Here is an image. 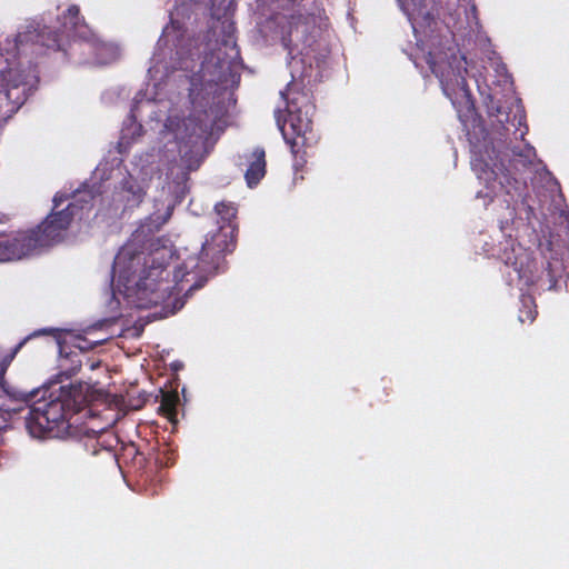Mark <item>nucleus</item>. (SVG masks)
Instances as JSON below:
<instances>
[{"mask_svg":"<svg viewBox=\"0 0 569 569\" xmlns=\"http://www.w3.org/2000/svg\"><path fill=\"white\" fill-rule=\"evenodd\" d=\"M68 198L67 194L57 193L53 197V211L36 228L18 231L12 239L0 233V262L22 259L60 242L73 219L88 217L97 194L92 190H78L64 209L56 211Z\"/></svg>","mask_w":569,"mask_h":569,"instance_id":"f257e3e1","label":"nucleus"},{"mask_svg":"<svg viewBox=\"0 0 569 569\" xmlns=\"http://www.w3.org/2000/svg\"><path fill=\"white\" fill-rule=\"evenodd\" d=\"M53 329H41L31 335H49ZM30 339V336L20 341L13 349L12 353L3 360L0 368V390L11 399L23 401L26 403L33 402L26 417V427L33 437H59L67 432L70 428L69 419L77 412L76 405L70 398H54L51 400L34 401L38 390H20L8 385L4 380L7 366L13 359L16 353Z\"/></svg>","mask_w":569,"mask_h":569,"instance_id":"f03ea898","label":"nucleus"},{"mask_svg":"<svg viewBox=\"0 0 569 569\" xmlns=\"http://www.w3.org/2000/svg\"><path fill=\"white\" fill-rule=\"evenodd\" d=\"M83 22L80 16V9L77 4H71L62 16L61 32L49 27L42 29H30L19 32L16 36V49L18 52H26L30 47L34 54L41 53V48L52 51H66V41L77 36L78 27Z\"/></svg>","mask_w":569,"mask_h":569,"instance_id":"7ed1b4c3","label":"nucleus"},{"mask_svg":"<svg viewBox=\"0 0 569 569\" xmlns=\"http://www.w3.org/2000/svg\"><path fill=\"white\" fill-rule=\"evenodd\" d=\"M38 79L18 67L0 69V124L10 119L36 89Z\"/></svg>","mask_w":569,"mask_h":569,"instance_id":"20e7f679","label":"nucleus"},{"mask_svg":"<svg viewBox=\"0 0 569 569\" xmlns=\"http://www.w3.org/2000/svg\"><path fill=\"white\" fill-rule=\"evenodd\" d=\"M495 148L485 147V150L475 149L471 157V168L477 177L482 180L490 190L491 197L500 193L513 199L520 196L521 182L512 177L502 163L498 164L497 157H492Z\"/></svg>","mask_w":569,"mask_h":569,"instance_id":"39448f33","label":"nucleus"},{"mask_svg":"<svg viewBox=\"0 0 569 569\" xmlns=\"http://www.w3.org/2000/svg\"><path fill=\"white\" fill-rule=\"evenodd\" d=\"M157 260L158 258L152 256L144 262L148 267L137 282L138 290L142 295H149L148 302L156 306L167 302L171 296L180 292L182 288H179V283L189 274L184 269L178 268L173 274L176 283L171 286L168 280L170 272L167 264L164 261Z\"/></svg>","mask_w":569,"mask_h":569,"instance_id":"423d86ee","label":"nucleus"},{"mask_svg":"<svg viewBox=\"0 0 569 569\" xmlns=\"http://www.w3.org/2000/svg\"><path fill=\"white\" fill-rule=\"evenodd\" d=\"M500 260L507 266L511 267L515 271L517 279L526 286H531L538 282H543L546 276V284L548 290L557 288L558 278L552 269L550 261H547L542 274L536 277L533 273L535 260L531 259L530 253L520 244H516L512 240H507L503 249L499 254Z\"/></svg>","mask_w":569,"mask_h":569,"instance_id":"0eeeda50","label":"nucleus"},{"mask_svg":"<svg viewBox=\"0 0 569 569\" xmlns=\"http://www.w3.org/2000/svg\"><path fill=\"white\" fill-rule=\"evenodd\" d=\"M164 127L174 134L179 143L198 146L211 131L209 114L206 110L197 111L187 118L168 117Z\"/></svg>","mask_w":569,"mask_h":569,"instance_id":"6e6552de","label":"nucleus"},{"mask_svg":"<svg viewBox=\"0 0 569 569\" xmlns=\"http://www.w3.org/2000/svg\"><path fill=\"white\" fill-rule=\"evenodd\" d=\"M426 62L431 72L439 79L443 92L449 97L451 91L466 86L467 69L453 56L451 60L438 59L433 52H428Z\"/></svg>","mask_w":569,"mask_h":569,"instance_id":"1a4fd4ad","label":"nucleus"},{"mask_svg":"<svg viewBox=\"0 0 569 569\" xmlns=\"http://www.w3.org/2000/svg\"><path fill=\"white\" fill-rule=\"evenodd\" d=\"M243 159L247 166L244 180L249 188H254L267 173L266 150L263 147L257 146L251 151L246 152Z\"/></svg>","mask_w":569,"mask_h":569,"instance_id":"9d476101","label":"nucleus"},{"mask_svg":"<svg viewBox=\"0 0 569 569\" xmlns=\"http://www.w3.org/2000/svg\"><path fill=\"white\" fill-rule=\"evenodd\" d=\"M218 44L217 60L221 68L224 66L230 68L241 59L240 49L234 37V29L231 24L223 31V36L218 41Z\"/></svg>","mask_w":569,"mask_h":569,"instance_id":"9b49d317","label":"nucleus"},{"mask_svg":"<svg viewBox=\"0 0 569 569\" xmlns=\"http://www.w3.org/2000/svg\"><path fill=\"white\" fill-rule=\"evenodd\" d=\"M118 196L119 200L123 202L124 209H133L143 201L146 190L133 177L129 176L122 180Z\"/></svg>","mask_w":569,"mask_h":569,"instance_id":"f8f14e48","label":"nucleus"},{"mask_svg":"<svg viewBox=\"0 0 569 569\" xmlns=\"http://www.w3.org/2000/svg\"><path fill=\"white\" fill-rule=\"evenodd\" d=\"M179 403V397L176 391H166L161 395L160 406L158 411L167 417L171 422L177 419V406Z\"/></svg>","mask_w":569,"mask_h":569,"instance_id":"ddd939ff","label":"nucleus"},{"mask_svg":"<svg viewBox=\"0 0 569 569\" xmlns=\"http://www.w3.org/2000/svg\"><path fill=\"white\" fill-rule=\"evenodd\" d=\"M81 360L78 353H68L61 359L60 368L64 370L68 378L77 375L81 369Z\"/></svg>","mask_w":569,"mask_h":569,"instance_id":"4468645a","label":"nucleus"},{"mask_svg":"<svg viewBox=\"0 0 569 569\" xmlns=\"http://www.w3.org/2000/svg\"><path fill=\"white\" fill-rule=\"evenodd\" d=\"M86 449L91 452L92 456L102 455L107 460L114 463L116 455L111 448L102 447L98 439H90L86 442Z\"/></svg>","mask_w":569,"mask_h":569,"instance_id":"2eb2a0df","label":"nucleus"},{"mask_svg":"<svg viewBox=\"0 0 569 569\" xmlns=\"http://www.w3.org/2000/svg\"><path fill=\"white\" fill-rule=\"evenodd\" d=\"M214 211L224 224H230L237 216V208L231 202L221 201L217 203Z\"/></svg>","mask_w":569,"mask_h":569,"instance_id":"dca6fc26","label":"nucleus"},{"mask_svg":"<svg viewBox=\"0 0 569 569\" xmlns=\"http://www.w3.org/2000/svg\"><path fill=\"white\" fill-rule=\"evenodd\" d=\"M538 315L537 307L531 298L522 300V308L519 310L520 322H532Z\"/></svg>","mask_w":569,"mask_h":569,"instance_id":"f3484780","label":"nucleus"},{"mask_svg":"<svg viewBox=\"0 0 569 569\" xmlns=\"http://www.w3.org/2000/svg\"><path fill=\"white\" fill-rule=\"evenodd\" d=\"M401 10L409 20H413L415 14L423 6L425 0H397Z\"/></svg>","mask_w":569,"mask_h":569,"instance_id":"a211bd4d","label":"nucleus"},{"mask_svg":"<svg viewBox=\"0 0 569 569\" xmlns=\"http://www.w3.org/2000/svg\"><path fill=\"white\" fill-rule=\"evenodd\" d=\"M181 161L183 162L187 170L196 171L199 169V167L202 162V159L200 157H198L197 154L194 156L192 150H190L189 152H184L181 156Z\"/></svg>","mask_w":569,"mask_h":569,"instance_id":"6ab92c4d","label":"nucleus"},{"mask_svg":"<svg viewBox=\"0 0 569 569\" xmlns=\"http://www.w3.org/2000/svg\"><path fill=\"white\" fill-rule=\"evenodd\" d=\"M126 257H127V252H126V250H122V251H120V252L116 256V258H114L113 269H114V270H117V269H118V270H119V272H120V276H122L121 266H122V263L124 262Z\"/></svg>","mask_w":569,"mask_h":569,"instance_id":"aec40b11","label":"nucleus"},{"mask_svg":"<svg viewBox=\"0 0 569 569\" xmlns=\"http://www.w3.org/2000/svg\"><path fill=\"white\" fill-rule=\"evenodd\" d=\"M210 250H211V244L207 240L204 243H202L199 259L202 261L204 259V257L209 256Z\"/></svg>","mask_w":569,"mask_h":569,"instance_id":"412c9836","label":"nucleus"},{"mask_svg":"<svg viewBox=\"0 0 569 569\" xmlns=\"http://www.w3.org/2000/svg\"><path fill=\"white\" fill-rule=\"evenodd\" d=\"M204 281H206V279H201L200 281H198V282H196V283L191 284V286L189 287V289L187 290L186 296H188L191 291H193V290H197V289L201 288V287L203 286V283H204Z\"/></svg>","mask_w":569,"mask_h":569,"instance_id":"4be33fe9","label":"nucleus"},{"mask_svg":"<svg viewBox=\"0 0 569 569\" xmlns=\"http://www.w3.org/2000/svg\"><path fill=\"white\" fill-rule=\"evenodd\" d=\"M382 383H383L382 390L385 392V396L388 397L389 396V391L392 390L391 381L390 380L387 381L386 379H382Z\"/></svg>","mask_w":569,"mask_h":569,"instance_id":"5701e85b","label":"nucleus"},{"mask_svg":"<svg viewBox=\"0 0 569 569\" xmlns=\"http://www.w3.org/2000/svg\"><path fill=\"white\" fill-rule=\"evenodd\" d=\"M136 259H138V260H139V257H138V256H131V257H130V266L128 267V271L131 269V266H132V263H133V261H134Z\"/></svg>","mask_w":569,"mask_h":569,"instance_id":"b1692460","label":"nucleus"}]
</instances>
